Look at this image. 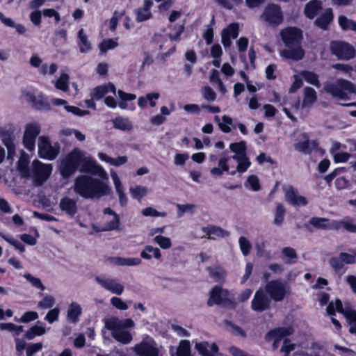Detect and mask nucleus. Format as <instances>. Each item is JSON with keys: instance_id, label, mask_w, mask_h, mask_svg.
<instances>
[{"instance_id": "nucleus-55", "label": "nucleus", "mask_w": 356, "mask_h": 356, "mask_svg": "<svg viewBox=\"0 0 356 356\" xmlns=\"http://www.w3.org/2000/svg\"><path fill=\"white\" fill-rule=\"evenodd\" d=\"M24 277L28 282H29L32 284V286H34L35 288L40 290L41 291H43L45 290V286L42 283V281L40 280V279L33 277L32 275H31L29 273H26L24 275Z\"/></svg>"}, {"instance_id": "nucleus-17", "label": "nucleus", "mask_w": 356, "mask_h": 356, "mask_svg": "<svg viewBox=\"0 0 356 356\" xmlns=\"http://www.w3.org/2000/svg\"><path fill=\"white\" fill-rule=\"evenodd\" d=\"M309 224L318 229L337 230V220H330L325 218L312 217Z\"/></svg>"}, {"instance_id": "nucleus-53", "label": "nucleus", "mask_w": 356, "mask_h": 356, "mask_svg": "<svg viewBox=\"0 0 356 356\" xmlns=\"http://www.w3.org/2000/svg\"><path fill=\"white\" fill-rule=\"evenodd\" d=\"M210 81L212 83H216L218 86V89L220 92H222V94L226 92V88H225L222 80L220 78L219 72L218 70H213L211 71V76H210Z\"/></svg>"}, {"instance_id": "nucleus-35", "label": "nucleus", "mask_w": 356, "mask_h": 356, "mask_svg": "<svg viewBox=\"0 0 356 356\" xmlns=\"http://www.w3.org/2000/svg\"><path fill=\"white\" fill-rule=\"evenodd\" d=\"M171 356H191V344L188 340H181L177 348L176 353H173V348H170Z\"/></svg>"}, {"instance_id": "nucleus-26", "label": "nucleus", "mask_w": 356, "mask_h": 356, "mask_svg": "<svg viewBox=\"0 0 356 356\" xmlns=\"http://www.w3.org/2000/svg\"><path fill=\"white\" fill-rule=\"evenodd\" d=\"M82 314V308L79 303L72 302L67 310V319L72 323H77Z\"/></svg>"}, {"instance_id": "nucleus-40", "label": "nucleus", "mask_w": 356, "mask_h": 356, "mask_svg": "<svg viewBox=\"0 0 356 356\" xmlns=\"http://www.w3.org/2000/svg\"><path fill=\"white\" fill-rule=\"evenodd\" d=\"M232 159L238 163L236 172L239 173H243L246 172L251 165V162L247 155L242 157L233 156Z\"/></svg>"}, {"instance_id": "nucleus-9", "label": "nucleus", "mask_w": 356, "mask_h": 356, "mask_svg": "<svg viewBox=\"0 0 356 356\" xmlns=\"http://www.w3.org/2000/svg\"><path fill=\"white\" fill-rule=\"evenodd\" d=\"M33 177L36 185H42L50 177L52 172V165L44 163L39 160H34L32 163Z\"/></svg>"}, {"instance_id": "nucleus-39", "label": "nucleus", "mask_w": 356, "mask_h": 356, "mask_svg": "<svg viewBox=\"0 0 356 356\" xmlns=\"http://www.w3.org/2000/svg\"><path fill=\"white\" fill-rule=\"evenodd\" d=\"M113 124L115 128L122 131H130L133 128L131 121L127 118L122 116L113 119Z\"/></svg>"}, {"instance_id": "nucleus-34", "label": "nucleus", "mask_w": 356, "mask_h": 356, "mask_svg": "<svg viewBox=\"0 0 356 356\" xmlns=\"http://www.w3.org/2000/svg\"><path fill=\"white\" fill-rule=\"evenodd\" d=\"M184 26L181 24H168L164 29V35L168 36L171 40H176L183 32Z\"/></svg>"}, {"instance_id": "nucleus-33", "label": "nucleus", "mask_w": 356, "mask_h": 356, "mask_svg": "<svg viewBox=\"0 0 356 356\" xmlns=\"http://www.w3.org/2000/svg\"><path fill=\"white\" fill-rule=\"evenodd\" d=\"M97 156L101 161L117 167L122 165L127 162V157L126 156L112 158L103 152H99Z\"/></svg>"}, {"instance_id": "nucleus-6", "label": "nucleus", "mask_w": 356, "mask_h": 356, "mask_svg": "<svg viewBox=\"0 0 356 356\" xmlns=\"http://www.w3.org/2000/svg\"><path fill=\"white\" fill-rule=\"evenodd\" d=\"M38 154L44 159L54 160L60 152V145L58 143L51 144L47 136H42L38 138Z\"/></svg>"}, {"instance_id": "nucleus-37", "label": "nucleus", "mask_w": 356, "mask_h": 356, "mask_svg": "<svg viewBox=\"0 0 356 356\" xmlns=\"http://www.w3.org/2000/svg\"><path fill=\"white\" fill-rule=\"evenodd\" d=\"M118 98L119 99L118 107L121 109L127 108V102H131L136 99V95L131 93L125 92L121 90L118 91Z\"/></svg>"}, {"instance_id": "nucleus-62", "label": "nucleus", "mask_w": 356, "mask_h": 356, "mask_svg": "<svg viewBox=\"0 0 356 356\" xmlns=\"http://www.w3.org/2000/svg\"><path fill=\"white\" fill-rule=\"evenodd\" d=\"M248 186L254 191L260 190V182L258 177L256 175H250L247 179L246 186Z\"/></svg>"}, {"instance_id": "nucleus-5", "label": "nucleus", "mask_w": 356, "mask_h": 356, "mask_svg": "<svg viewBox=\"0 0 356 356\" xmlns=\"http://www.w3.org/2000/svg\"><path fill=\"white\" fill-rule=\"evenodd\" d=\"M79 156H80L79 149H74L62 160L59 172L63 177H69L79 168Z\"/></svg>"}, {"instance_id": "nucleus-7", "label": "nucleus", "mask_w": 356, "mask_h": 356, "mask_svg": "<svg viewBox=\"0 0 356 356\" xmlns=\"http://www.w3.org/2000/svg\"><path fill=\"white\" fill-rule=\"evenodd\" d=\"M22 95L25 100L29 103L33 108L42 111H48L50 110V104L47 102L43 95L36 90H24L22 92Z\"/></svg>"}, {"instance_id": "nucleus-23", "label": "nucleus", "mask_w": 356, "mask_h": 356, "mask_svg": "<svg viewBox=\"0 0 356 356\" xmlns=\"http://www.w3.org/2000/svg\"><path fill=\"white\" fill-rule=\"evenodd\" d=\"M109 92H111L113 95H115L116 93L115 86L111 83L95 87L92 90L90 95L92 99L99 100L102 99L105 95Z\"/></svg>"}, {"instance_id": "nucleus-12", "label": "nucleus", "mask_w": 356, "mask_h": 356, "mask_svg": "<svg viewBox=\"0 0 356 356\" xmlns=\"http://www.w3.org/2000/svg\"><path fill=\"white\" fill-rule=\"evenodd\" d=\"M95 282L104 289L118 296L121 295L124 289V285L120 283L117 280L107 277L103 275L96 276Z\"/></svg>"}, {"instance_id": "nucleus-24", "label": "nucleus", "mask_w": 356, "mask_h": 356, "mask_svg": "<svg viewBox=\"0 0 356 356\" xmlns=\"http://www.w3.org/2000/svg\"><path fill=\"white\" fill-rule=\"evenodd\" d=\"M110 174L113 181L115 189L119 197V202L122 205H124L127 204V197L124 192L121 180L114 170L111 169L110 170Z\"/></svg>"}, {"instance_id": "nucleus-14", "label": "nucleus", "mask_w": 356, "mask_h": 356, "mask_svg": "<svg viewBox=\"0 0 356 356\" xmlns=\"http://www.w3.org/2000/svg\"><path fill=\"white\" fill-rule=\"evenodd\" d=\"M261 17L266 22H281L283 20L281 8L276 4L266 6Z\"/></svg>"}, {"instance_id": "nucleus-57", "label": "nucleus", "mask_w": 356, "mask_h": 356, "mask_svg": "<svg viewBox=\"0 0 356 356\" xmlns=\"http://www.w3.org/2000/svg\"><path fill=\"white\" fill-rule=\"evenodd\" d=\"M0 236L10 245H13L17 250H19L20 252H24L25 251V247L24 245H22L19 241L14 239L13 237L1 232Z\"/></svg>"}, {"instance_id": "nucleus-20", "label": "nucleus", "mask_w": 356, "mask_h": 356, "mask_svg": "<svg viewBox=\"0 0 356 356\" xmlns=\"http://www.w3.org/2000/svg\"><path fill=\"white\" fill-rule=\"evenodd\" d=\"M238 35V24H229L226 29L222 31V43L225 47H229L232 44L231 40L237 38Z\"/></svg>"}, {"instance_id": "nucleus-25", "label": "nucleus", "mask_w": 356, "mask_h": 356, "mask_svg": "<svg viewBox=\"0 0 356 356\" xmlns=\"http://www.w3.org/2000/svg\"><path fill=\"white\" fill-rule=\"evenodd\" d=\"M323 9V3L320 0H311L304 8L305 15L310 19H314Z\"/></svg>"}, {"instance_id": "nucleus-22", "label": "nucleus", "mask_w": 356, "mask_h": 356, "mask_svg": "<svg viewBox=\"0 0 356 356\" xmlns=\"http://www.w3.org/2000/svg\"><path fill=\"white\" fill-rule=\"evenodd\" d=\"M228 292L224 290L221 286H216L213 288L210 293L208 300V305L213 306L214 305H220L227 298Z\"/></svg>"}, {"instance_id": "nucleus-42", "label": "nucleus", "mask_w": 356, "mask_h": 356, "mask_svg": "<svg viewBox=\"0 0 356 356\" xmlns=\"http://www.w3.org/2000/svg\"><path fill=\"white\" fill-rule=\"evenodd\" d=\"M229 149L234 153V156L242 157L247 155L246 143L245 141L231 143L229 145Z\"/></svg>"}, {"instance_id": "nucleus-47", "label": "nucleus", "mask_w": 356, "mask_h": 356, "mask_svg": "<svg viewBox=\"0 0 356 356\" xmlns=\"http://www.w3.org/2000/svg\"><path fill=\"white\" fill-rule=\"evenodd\" d=\"M55 87L58 90L67 92L69 90V76L66 73H61L59 78L55 81Z\"/></svg>"}, {"instance_id": "nucleus-48", "label": "nucleus", "mask_w": 356, "mask_h": 356, "mask_svg": "<svg viewBox=\"0 0 356 356\" xmlns=\"http://www.w3.org/2000/svg\"><path fill=\"white\" fill-rule=\"evenodd\" d=\"M153 242L158 245L163 250H168L172 247L170 238L158 234L154 236Z\"/></svg>"}, {"instance_id": "nucleus-49", "label": "nucleus", "mask_w": 356, "mask_h": 356, "mask_svg": "<svg viewBox=\"0 0 356 356\" xmlns=\"http://www.w3.org/2000/svg\"><path fill=\"white\" fill-rule=\"evenodd\" d=\"M222 48L220 44H213L211 49V54L212 57L213 58V65L216 67H219L220 65L221 62V55H222Z\"/></svg>"}, {"instance_id": "nucleus-41", "label": "nucleus", "mask_w": 356, "mask_h": 356, "mask_svg": "<svg viewBox=\"0 0 356 356\" xmlns=\"http://www.w3.org/2000/svg\"><path fill=\"white\" fill-rule=\"evenodd\" d=\"M215 120L218 122L219 128L225 133L231 131V125L232 124V119L227 115H223L220 120L218 115H216Z\"/></svg>"}, {"instance_id": "nucleus-50", "label": "nucleus", "mask_w": 356, "mask_h": 356, "mask_svg": "<svg viewBox=\"0 0 356 356\" xmlns=\"http://www.w3.org/2000/svg\"><path fill=\"white\" fill-rule=\"evenodd\" d=\"M300 76L307 81V83L314 85L316 87L320 86V82L318 80V75L310 71H302L300 72Z\"/></svg>"}, {"instance_id": "nucleus-11", "label": "nucleus", "mask_w": 356, "mask_h": 356, "mask_svg": "<svg viewBox=\"0 0 356 356\" xmlns=\"http://www.w3.org/2000/svg\"><path fill=\"white\" fill-rule=\"evenodd\" d=\"M330 49L332 53L339 59L348 60L354 58L355 56L354 47L344 42H332L330 44Z\"/></svg>"}, {"instance_id": "nucleus-56", "label": "nucleus", "mask_w": 356, "mask_h": 356, "mask_svg": "<svg viewBox=\"0 0 356 356\" xmlns=\"http://www.w3.org/2000/svg\"><path fill=\"white\" fill-rule=\"evenodd\" d=\"M337 230L343 227L346 231L350 232H356V225L349 219H343L340 221L337 220Z\"/></svg>"}, {"instance_id": "nucleus-59", "label": "nucleus", "mask_w": 356, "mask_h": 356, "mask_svg": "<svg viewBox=\"0 0 356 356\" xmlns=\"http://www.w3.org/2000/svg\"><path fill=\"white\" fill-rule=\"evenodd\" d=\"M210 275L216 280H224L226 277L225 270L220 267H214L209 269Z\"/></svg>"}, {"instance_id": "nucleus-63", "label": "nucleus", "mask_w": 356, "mask_h": 356, "mask_svg": "<svg viewBox=\"0 0 356 356\" xmlns=\"http://www.w3.org/2000/svg\"><path fill=\"white\" fill-rule=\"evenodd\" d=\"M60 313V309L58 307H55L54 309H50L47 314H46L44 319L49 323H53L56 321L58 318Z\"/></svg>"}, {"instance_id": "nucleus-19", "label": "nucleus", "mask_w": 356, "mask_h": 356, "mask_svg": "<svg viewBox=\"0 0 356 356\" xmlns=\"http://www.w3.org/2000/svg\"><path fill=\"white\" fill-rule=\"evenodd\" d=\"M195 349L201 356H214L218 351V346L216 343L201 341L195 343Z\"/></svg>"}, {"instance_id": "nucleus-10", "label": "nucleus", "mask_w": 356, "mask_h": 356, "mask_svg": "<svg viewBox=\"0 0 356 356\" xmlns=\"http://www.w3.org/2000/svg\"><path fill=\"white\" fill-rule=\"evenodd\" d=\"M40 125L36 122H31L25 126L23 144L29 151L32 152L35 149V139L40 134Z\"/></svg>"}, {"instance_id": "nucleus-60", "label": "nucleus", "mask_w": 356, "mask_h": 356, "mask_svg": "<svg viewBox=\"0 0 356 356\" xmlns=\"http://www.w3.org/2000/svg\"><path fill=\"white\" fill-rule=\"evenodd\" d=\"M285 213V209L283 205L278 204L276 208L275 214L274 222L276 225H280L282 224L284 220V216Z\"/></svg>"}, {"instance_id": "nucleus-4", "label": "nucleus", "mask_w": 356, "mask_h": 356, "mask_svg": "<svg viewBox=\"0 0 356 356\" xmlns=\"http://www.w3.org/2000/svg\"><path fill=\"white\" fill-rule=\"evenodd\" d=\"M323 90L332 97L345 99L348 94H356V86L351 81L338 79L334 82H327Z\"/></svg>"}, {"instance_id": "nucleus-29", "label": "nucleus", "mask_w": 356, "mask_h": 356, "mask_svg": "<svg viewBox=\"0 0 356 356\" xmlns=\"http://www.w3.org/2000/svg\"><path fill=\"white\" fill-rule=\"evenodd\" d=\"M304 141L299 142L295 145V149L305 154H310L318 146V143L315 140H309L307 136L303 135Z\"/></svg>"}, {"instance_id": "nucleus-32", "label": "nucleus", "mask_w": 356, "mask_h": 356, "mask_svg": "<svg viewBox=\"0 0 356 356\" xmlns=\"http://www.w3.org/2000/svg\"><path fill=\"white\" fill-rule=\"evenodd\" d=\"M77 44L82 54L88 53L92 49V44L83 29L79 30L78 33Z\"/></svg>"}, {"instance_id": "nucleus-36", "label": "nucleus", "mask_w": 356, "mask_h": 356, "mask_svg": "<svg viewBox=\"0 0 356 356\" xmlns=\"http://www.w3.org/2000/svg\"><path fill=\"white\" fill-rule=\"evenodd\" d=\"M46 327L41 322H38L26 331L25 336L29 340L34 339L37 336H42L46 333Z\"/></svg>"}, {"instance_id": "nucleus-21", "label": "nucleus", "mask_w": 356, "mask_h": 356, "mask_svg": "<svg viewBox=\"0 0 356 356\" xmlns=\"http://www.w3.org/2000/svg\"><path fill=\"white\" fill-rule=\"evenodd\" d=\"M59 207L63 212L70 216H74L78 211L76 200L69 197H65L60 200Z\"/></svg>"}, {"instance_id": "nucleus-61", "label": "nucleus", "mask_w": 356, "mask_h": 356, "mask_svg": "<svg viewBox=\"0 0 356 356\" xmlns=\"http://www.w3.org/2000/svg\"><path fill=\"white\" fill-rule=\"evenodd\" d=\"M142 214L144 216L162 217V218H164L167 216V213L165 212L158 211L152 207H147V208L143 209Z\"/></svg>"}, {"instance_id": "nucleus-51", "label": "nucleus", "mask_w": 356, "mask_h": 356, "mask_svg": "<svg viewBox=\"0 0 356 356\" xmlns=\"http://www.w3.org/2000/svg\"><path fill=\"white\" fill-rule=\"evenodd\" d=\"M56 303L55 298L51 295H45L38 303V307L41 309H47L53 307Z\"/></svg>"}, {"instance_id": "nucleus-13", "label": "nucleus", "mask_w": 356, "mask_h": 356, "mask_svg": "<svg viewBox=\"0 0 356 356\" xmlns=\"http://www.w3.org/2000/svg\"><path fill=\"white\" fill-rule=\"evenodd\" d=\"M270 300L262 289L258 290L252 300L251 307L257 312H262L269 309Z\"/></svg>"}, {"instance_id": "nucleus-31", "label": "nucleus", "mask_w": 356, "mask_h": 356, "mask_svg": "<svg viewBox=\"0 0 356 356\" xmlns=\"http://www.w3.org/2000/svg\"><path fill=\"white\" fill-rule=\"evenodd\" d=\"M29 157L25 152H22L19 159L17 162V170L22 177H30V171L29 168Z\"/></svg>"}, {"instance_id": "nucleus-3", "label": "nucleus", "mask_w": 356, "mask_h": 356, "mask_svg": "<svg viewBox=\"0 0 356 356\" xmlns=\"http://www.w3.org/2000/svg\"><path fill=\"white\" fill-rule=\"evenodd\" d=\"M104 327L111 332V335L117 341L128 344L132 340L131 334L127 330L134 326V322L127 318L120 320L117 317L104 319Z\"/></svg>"}, {"instance_id": "nucleus-64", "label": "nucleus", "mask_w": 356, "mask_h": 356, "mask_svg": "<svg viewBox=\"0 0 356 356\" xmlns=\"http://www.w3.org/2000/svg\"><path fill=\"white\" fill-rule=\"evenodd\" d=\"M189 155L186 153H177L174 157V164L176 166L182 167L185 165L186 162L188 160Z\"/></svg>"}, {"instance_id": "nucleus-44", "label": "nucleus", "mask_w": 356, "mask_h": 356, "mask_svg": "<svg viewBox=\"0 0 356 356\" xmlns=\"http://www.w3.org/2000/svg\"><path fill=\"white\" fill-rule=\"evenodd\" d=\"M177 216L181 217L186 213L193 214L196 211V205L194 204H177L176 205Z\"/></svg>"}, {"instance_id": "nucleus-58", "label": "nucleus", "mask_w": 356, "mask_h": 356, "mask_svg": "<svg viewBox=\"0 0 356 356\" xmlns=\"http://www.w3.org/2000/svg\"><path fill=\"white\" fill-rule=\"evenodd\" d=\"M239 247L243 255L247 256L250 254L251 244L248 239L245 236H241L238 240Z\"/></svg>"}, {"instance_id": "nucleus-54", "label": "nucleus", "mask_w": 356, "mask_h": 356, "mask_svg": "<svg viewBox=\"0 0 356 356\" xmlns=\"http://www.w3.org/2000/svg\"><path fill=\"white\" fill-rule=\"evenodd\" d=\"M344 316L349 322L350 332L356 334V312L350 309L349 311H346L344 313Z\"/></svg>"}, {"instance_id": "nucleus-8", "label": "nucleus", "mask_w": 356, "mask_h": 356, "mask_svg": "<svg viewBox=\"0 0 356 356\" xmlns=\"http://www.w3.org/2000/svg\"><path fill=\"white\" fill-rule=\"evenodd\" d=\"M265 290L270 298L276 302L283 300L286 295L289 293V288L286 283L277 280L267 282Z\"/></svg>"}, {"instance_id": "nucleus-28", "label": "nucleus", "mask_w": 356, "mask_h": 356, "mask_svg": "<svg viewBox=\"0 0 356 356\" xmlns=\"http://www.w3.org/2000/svg\"><path fill=\"white\" fill-rule=\"evenodd\" d=\"M160 97L159 92H149L145 95L140 97L138 100V105L139 107L143 108L149 105L151 107H154L156 105V102Z\"/></svg>"}, {"instance_id": "nucleus-30", "label": "nucleus", "mask_w": 356, "mask_h": 356, "mask_svg": "<svg viewBox=\"0 0 356 356\" xmlns=\"http://www.w3.org/2000/svg\"><path fill=\"white\" fill-rule=\"evenodd\" d=\"M140 257L145 260H151L153 258L159 260L161 258L162 254L159 248L147 245L140 252Z\"/></svg>"}, {"instance_id": "nucleus-18", "label": "nucleus", "mask_w": 356, "mask_h": 356, "mask_svg": "<svg viewBox=\"0 0 356 356\" xmlns=\"http://www.w3.org/2000/svg\"><path fill=\"white\" fill-rule=\"evenodd\" d=\"M293 330L291 327H278L268 332L266 338L267 340L274 339L273 346L275 349L278 347V341L282 339V337L291 334Z\"/></svg>"}, {"instance_id": "nucleus-15", "label": "nucleus", "mask_w": 356, "mask_h": 356, "mask_svg": "<svg viewBox=\"0 0 356 356\" xmlns=\"http://www.w3.org/2000/svg\"><path fill=\"white\" fill-rule=\"evenodd\" d=\"M286 200L293 206H305L307 198L300 195L298 191L291 186L284 188Z\"/></svg>"}, {"instance_id": "nucleus-38", "label": "nucleus", "mask_w": 356, "mask_h": 356, "mask_svg": "<svg viewBox=\"0 0 356 356\" xmlns=\"http://www.w3.org/2000/svg\"><path fill=\"white\" fill-rule=\"evenodd\" d=\"M317 99L316 92L312 88L307 87L304 90V99L302 107H309L312 106Z\"/></svg>"}, {"instance_id": "nucleus-46", "label": "nucleus", "mask_w": 356, "mask_h": 356, "mask_svg": "<svg viewBox=\"0 0 356 356\" xmlns=\"http://www.w3.org/2000/svg\"><path fill=\"white\" fill-rule=\"evenodd\" d=\"M129 190L132 197L138 200L143 199L149 193V189L147 187L143 186H136L134 187H131Z\"/></svg>"}, {"instance_id": "nucleus-27", "label": "nucleus", "mask_w": 356, "mask_h": 356, "mask_svg": "<svg viewBox=\"0 0 356 356\" xmlns=\"http://www.w3.org/2000/svg\"><path fill=\"white\" fill-rule=\"evenodd\" d=\"M202 232L203 234L202 237L207 236L210 238H214L215 237H226L229 234L228 231L213 225L202 227Z\"/></svg>"}, {"instance_id": "nucleus-52", "label": "nucleus", "mask_w": 356, "mask_h": 356, "mask_svg": "<svg viewBox=\"0 0 356 356\" xmlns=\"http://www.w3.org/2000/svg\"><path fill=\"white\" fill-rule=\"evenodd\" d=\"M118 45L117 39L104 40L99 44V48L101 53H106L108 50L116 48Z\"/></svg>"}, {"instance_id": "nucleus-45", "label": "nucleus", "mask_w": 356, "mask_h": 356, "mask_svg": "<svg viewBox=\"0 0 356 356\" xmlns=\"http://www.w3.org/2000/svg\"><path fill=\"white\" fill-rule=\"evenodd\" d=\"M107 222L102 229H96L95 227L93 226V229L96 231H109L114 230L118 228L120 225V218L118 215H113L111 218H107Z\"/></svg>"}, {"instance_id": "nucleus-16", "label": "nucleus", "mask_w": 356, "mask_h": 356, "mask_svg": "<svg viewBox=\"0 0 356 356\" xmlns=\"http://www.w3.org/2000/svg\"><path fill=\"white\" fill-rule=\"evenodd\" d=\"M134 351L139 356H158L159 350L152 340L142 342L134 347Z\"/></svg>"}, {"instance_id": "nucleus-43", "label": "nucleus", "mask_w": 356, "mask_h": 356, "mask_svg": "<svg viewBox=\"0 0 356 356\" xmlns=\"http://www.w3.org/2000/svg\"><path fill=\"white\" fill-rule=\"evenodd\" d=\"M327 313L330 316H334L335 314V312L337 311L339 313H341L344 315V313L346 311H349L350 309H344L343 308L342 303L340 300L337 299L334 302H330L327 307Z\"/></svg>"}, {"instance_id": "nucleus-1", "label": "nucleus", "mask_w": 356, "mask_h": 356, "mask_svg": "<svg viewBox=\"0 0 356 356\" xmlns=\"http://www.w3.org/2000/svg\"><path fill=\"white\" fill-rule=\"evenodd\" d=\"M79 170L99 176L102 179L89 175L78 176L74 184V192L85 199H99L111 191L108 176L103 167L86 153L79 149Z\"/></svg>"}, {"instance_id": "nucleus-2", "label": "nucleus", "mask_w": 356, "mask_h": 356, "mask_svg": "<svg viewBox=\"0 0 356 356\" xmlns=\"http://www.w3.org/2000/svg\"><path fill=\"white\" fill-rule=\"evenodd\" d=\"M280 35L284 44L289 48L280 51V56L294 60H301L305 55L300 47L302 39L301 30L296 27H288L281 31Z\"/></svg>"}]
</instances>
